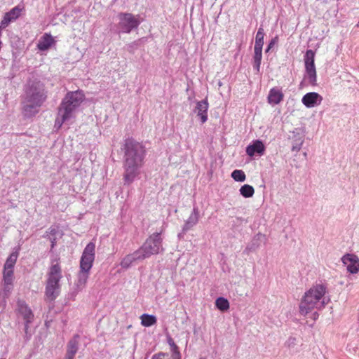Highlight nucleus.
<instances>
[{
	"mask_svg": "<svg viewBox=\"0 0 359 359\" xmlns=\"http://www.w3.org/2000/svg\"><path fill=\"white\" fill-rule=\"evenodd\" d=\"M125 162L123 179L126 184H131L140 174L139 170L144 163L146 154L144 146L136 140L128 138L124 144Z\"/></svg>",
	"mask_w": 359,
	"mask_h": 359,
	"instance_id": "f257e3e1",
	"label": "nucleus"
},
{
	"mask_svg": "<svg viewBox=\"0 0 359 359\" xmlns=\"http://www.w3.org/2000/svg\"><path fill=\"white\" fill-rule=\"evenodd\" d=\"M85 95L81 90L68 92L58 107L55 127L60 128L62 124L73 116L76 109L84 100Z\"/></svg>",
	"mask_w": 359,
	"mask_h": 359,
	"instance_id": "f03ea898",
	"label": "nucleus"
},
{
	"mask_svg": "<svg viewBox=\"0 0 359 359\" xmlns=\"http://www.w3.org/2000/svg\"><path fill=\"white\" fill-rule=\"evenodd\" d=\"M326 292L327 288L323 284L313 285L302 298L299 306L300 314L305 316L314 309L323 308V297Z\"/></svg>",
	"mask_w": 359,
	"mask_h": 359,
	"instance_id": "7ed1b4c3",
	"label": "nucleus"
},
{
	"mask_svg": "<svg viewBox=\"0 0 359 359\" xmlns=\"http://www.w3.org/2000/svg\"><path fill=\"white\" fill-rule=\"evenodd\" d=\"M163 250L162 238L158 233L151 234L142 247L138 249L140 254L143 257V259L151 255H158Z\"/></svg>",
	"mask_w": 359,
	"mask_h": 359,
	"instance_id": "20e7f679",
	"label": "nucleus"
},
{
	"mask_svg": "<svg viewBox=\"0 0 359 359\" xmlns=\"http://www.w3.org/2000/svg\"><path fill=\"white\" fill-rule=\"evenodd\" d=\"M46 99L43 85L33 82L26 89L25 100L41 107Z\"/></svg>",
	"mask_w": 359,
	"mask_h": 359,
	"instance_id": "39448f33",
	"label": "nucleus"
},
{
	"mask_svg": "<svg viewBox=\"0 0 359 359\" xmlns=\"http://www.w3.org/2000/svg\"><path fill=\"white\" fill-rule=\"evenodd\" d=\"M95 257V243L90 242L84 248L80 259L79 269L90 272Z\"/></svg>",
	"mask_w": 359,
	"mask_h": 359,
	"instance_id": "423d86ee",
	"label": "nucleus"
},
{
	"mask_svg": "<svg viewBox=\"0 0 359 359\" xmlns=\"http://www.w3.org/2000/svg\"><path fill=\"white\" fill-rule=\"evenodd\" d=\"M118 17L119 19L118 26L123 33H130L140 24L138 18L130 13H120Z\"/></svg>",
	"mask_w": 359,
	"mask_h": 359,
	"instance_id": "0eeeda50",
	"label": "nucleus"
},
{
	"mask_svg": "<svg viewBox=\"0 0 359 359\" xmlns=\"http://www.w3.org/2000/svg\"><path fill=\"white\" fill-rule=\"evenodd\" d=\"M315 54L312 50H308L305 55V68L310 82L313 83L316 81V71L314 65Z\"/></svg>",
	"mask_w": 359,
	"mask_h": 359,
	"instance_id": "6e6552de",
	"label": "nucleus"
},
{
	"mask_svg": "<svg viewBox=\"0 0 359 359\" xmlns=\"http://www.w3.org/2000/svg\"><path fill=\"white\" fill-rule=\"evenodd\" d=\"M341 262L346 266L350 273L355 274L359 272V258L356 255L347 253L341 257Z\"/></svg>",
	"mask_w": 359,
	"mask_h": 359,
	"instance_id": "1a4fd4ad",
	"label": "nucleus"
},
{
	"mask_svg": "<svg viewBox=\"0 0 359 359\" xmlns=\"http://www.w3.org/2000/svg\"><path fill=\"white\" fill-rule=\"evenodd\" d=\"M62 278V268L58 260L52 262L47 273L46 282L60 283Z\"/></svg>",
	"mask_w": 359,
	"mask_h": 359,
	"instance_id": "9d476101",
	"label": "nucleus"
},
{
	"mask_svg": "<svg viewBox=\"0 0 359 359\" xmlns=\"http://www.w3.org/2000/svg\"><path fill=\"white\" fill-rule=\"evenodd\" d=\"M14 281V269H3V287L2 290L6 295L8 294L13 289Z\"/></svg>",
	"mask_w": 359,
	"mask_h": 359,
	"instance_id": "9b49d317",
	"label": "nucleus"
},
{
	"mask_svg": "<svg viewBox=\"0 0 359 359\" xmlns=\"http://www.w3.org/2000/svg\"><path fill=\"white\" fill-rule=\"evenodd\" d=\"M60 292V283H46L45 297L48 301H54Z\"/></svg>",
	"mask_w": 359,
	"mask_h": 359,
	"instance_id": "f8f14e48",
	"label": "nucleus"
},
{
	"mask_svg": "<svg viewBox=\"0 0 359 359\" xmlns=\"http://www.w3.org/2000/svg\"><path fill=\"white\" fill-rule=\"evenodd\" d=\"M23 10L24 7L17 6L13 8L10 11L6 13L3 19L1 20L2 27H7L11 22L18 19Z\"/></svg>",
	"mask_w": 359,
	"mask_h": 359,
	"instance_id": "ddd939ff",
	"label": "nucleus"
},
{
	"mask_svg": "<svg viewBox=\"0 0 359 359\" xmlns=\"http://www.w3.org/2000/svg\"><path fill=\"white\" fill-rule=\"evenodd\" d=\"M323 97L316 92L305 94L302 100V103L308 108H311L320 104Z\"/></svg>",
	"mask_w": 359,
	"mask_h": 359,
	"instance_id": "4468645a",
	"label": "nucleus"
},
{
	"mask_svg": "<svg viewBox=\"0 0 359 359\" xmlns=\"http://www.w3.org/2000/svg\"><path fill=\"white\" fill-rule=\"evenodd\" d=\"M18 312L22 316L27 324L32 321L34 318V314L31 309L28 306L25 301L19 300L18 302Z\"/></svg>",
	"mask_w": 359,
	"mask_h": 359,
	"instance_id": "2eb2a0df",
	"label": "nucleus"
},
{
	"mask_svg": "<svg viewBox=\"0 0 359 359\" xmlns=\"http://www.w3.org/2000/svg\"><path fill=\"white\" fill-rule=\"evenodd\" d=\"M208 107L209 104L206 100L198 101L196 103L194 111L197 114V116L200 117L202 123H204L208 120Z\"/></svg>",
	"mask_w": 359,
	"mask_h": 359,
	"instance_id": "dca6fc26",
	"label": "nucleus"
},
{
	"mask_svg": "<svg viewBox=\"0 0 359 359\" xmlns=\"http://www.w3.org/2000/svg\"><path fill=\"white\" fill-rule=\"evenodd\" d=\"M55 43L53 36L48 33H45L39 41L37 48L42 51L48 50Z\"/></svg>",
	"mask_w": 359,
	"mask_h": 359,
	"instance_id": "f3484780",
	"label": "nucleus"
},
{
	"mask_svg": "<svg viewBox=\"0 0 359 359\" xmlns=\"http://www.w3.org/2000/svg\"><path fill=\"white\" fill-rule=\"evenodd\" d=\"M39 106L25 100L23 102L22 114L25 117H32L39 113Z\"/></svg>",
	"mask_w": 359,
	"mask_h": 359,
	"instance_id": "a211bd4d",
	"label": "nucleus"
},
{
	"mask_svg": "<svg viewBox=\"0 0 359 359\" xmlns=\"http://www.w3.org/2000/svg\"><path fill=\"white\" fill-rule=\"evenodd\" d=\"M137 260H143V257L141 256L138 250L132 254L126 255L121 260V266L123 268H128L133 262Z\"/></svg>",
	"mask_w": 359,
	"mask_h": 359,
	"instance_id": "6ab92c4d",
	"label": "nucleus"
},
{
	"mask_svg": "<svg viewBox=\"0 0 359 359\" xmlns=\"http://www.w3.org/2000/svg\"><path fill=\"white\" fill-rule=\"evenodd\" d=\"M284 97L283 92L277 88H273L270 90L268 95V102L271 104H279Z\"/></svg>",
	"mask_w": 359,
	"mask_h": 359,
	"instance_id": "aec40b11",
	"label": "nucleus"
},
{
	"mask_svg": "<svg viewBox=\"0 0 359 359\" xmlns=\"http://www.w3.org/2000/svg\"><path fill=\"white\" fill-rule=\"evenodd\" d=\"M264 149V144L261 141L257 140L246 148V153L248 156H253L255 153L262 154Z\"/></svg>",
	"mask_w": 359,
	"mask_h": 359,
	"instance_id": "412c9836",
	"label": "nucleus"
},
{
	"mask_svg": "<svg viewBox=\"0 0 359 359\" xmlns=\"http://www.w3.org/2000/svg\"><path fill=\"white\" fill-rule=\"evenodd\" d=\"M78 337H74L67 344V350L65 359H74L75 354L78 351Z\"/></svg>",
	"mask_w": 359,
	"mask_h": 359,
	"instance_id": "4be33fe9",
	"label": "nucleus"
},
{
	"mask_svg": "<svg viewBox=\"0 0 359 359\" xmlns=\"http://www.w3.org/2000/svg\"><path fill=\"white\" fill-rule=\"evenodd\" d=\"M199 219V212L198 209L194 208L193 212L185 222L184 229L188 230L195 226Z\"/></svg>",
	"mask_w": 359,
	"mask_h": 359,
	"instance_id": "5701e85b",
	"label": "nucleus"
},
{
	"mask_svg": "<svg viewBox=\"0 0 359 359\" xmlns=\"http://www.w3.org/2000/svg\"><path fill=\"white\" fill-rule=\"evenodd\" d=\"M89 274L90 272H86V271L79 269L77 274V281L76 283V287L79 290H82L85 287L89 278Z\"/></svg>",
	"mask_w": 359,
	"mask_h": 359,
	"instance_id": "b1692460",
	"label": "nucleus"
},
{
	"mask_svg": "<svg viewBox=\"0 0 359 359\" xmlns=\"http://www.w3.org/2000/svg\"><path fill=\"white\" fill-rule=\"evenodd\" d=\"M264 32L262 27H259L255 38V44L254 50L262 51V47L264 45Z\"/></svg>",
	"mask_w": 359,
	"mask_h": 359,
	"instance_id": "393cba45",
	"label": "nucleus"
},
{
	"mask_svg": "<svg viewBox=\"0 0 359 359\" xmlns=\"http://www.w3.org/2000/svg\"><path fill=\"white\" fill-rule=\"evenodd\" d=\"M141 324L144 327H150L155 325L157 322V319L155 316L149 314H142L140 316Z\"/></svg>",
	"mask_w": 359,
	"mask_h": 359,
	"instance_id": "a878e982",
	"label": "nucleus"
},
{
	"mask_svg": "<svg viewBox=\"0 0 359 359\" xmlns=\"http://www.w3.org/2000/svg\"><path fill=\"white\" fill-rule=\"evenodd\" d=\"M18 257V252L17 251L13 252L7 258L4 266V269H14V266L16 264Z\"/></svg>",
	"mask_w": 359,
	"mask_h": 359,
	"instance_id": "bb28decb",
	"label": "nucleus"
},
{
	"mask_svg": "<svg viewBox=\"0 0 359 359\" xmlns=\"http://www.w3.org/2000/svg\"><path fill=\"white\" fill-rule=\"evenodd\" d=\"M240 194L245 198H250L255 194V189L252 186L244 184L240 188Z\"/></svg>",
	"mask_w": 359,
	"mask_h": 359,
	"instance_id": "cd10ccee",
	"label": "nucleus"
},
{
	"mask_svg": "<svg viewBox=\"0 0 359 359\" xmlns=\"http://www.w3.org/2000/svg\"><path fill=\"white\" fill-rule=\"evenodd\" d=\"M215 306L219 311H226L229 309V302L224 297H218L215 301Z\"/></svg>",
	"mask_w": 359,
	"mask_h": 359,
	"instance_id": "c85d7f7f",
	"label": "nucleus"
},
{
	"mask_svg": "<svg viewBox=\"0 0 359 359\" xmlns=\"http://www.w3.org/2000/svg\"><path fill=\"white\" fill-rule=\"evenodd\" d=\"M255 51V54H254V57H253V60H254V68L256 69V71L257 72H259V69H260V65H261V62H262V51H259V50H254Z\"/></svg>",
	"mask_w": 359,
	"mask_h": 359,
	"instance_id": "c756f323",
	"label": "nucleus"
},
{
	"mask_svg": "<svg viewBox=\"0 0 359 359\" xmlns=\"http://www.w3.org/2000/svg\"><path fill=\"white\" fill-rule=\"evenodd\" d=\"M231 176L236 182H244L246 179V175L242 170H233Z\"/></svg>",
	"mask_w": 359,
	"mask_h": 359,
	"instance_id": "7c9ffc66",
	"label": "nucleus"
},
{
	"mask_svg": "<svg viewBox=\"0 0 359 359\" xmlns=\"http://www.w3.org/2000/svg\"><path fill=\"white\" fill-rule=\"evenodd\" d=\"M167 341H168V344H169V346H170L171 351L179 348L177 346V344L175 343L173 339L171 337H168Z\"/></svg>",
	"mask_w": 359,
	"mask_h": 359,
	"instance_id": "2f4dec72",
	"label": "nucleus"
},
{
	"mask_svg": "<svg viewBox=\"0 0 359 359\" xmlns=\"http://www.w3.org/2000/svg\"><path fill=\"white\" fill-rule=\"evenodd\" d=\"M172 359H181V353L179 348L172 350Z\"/></svg>",
	"mask_w": 359,
	"mask_h": 359,
	"instance_id": "473e14b6",
	"label": "nucleus"
},
{
	"mask_svg": "<svg viewBox=\"0 0 359 359\" xmlns=\"http://www.w3.org/2000/svg\"><path fill=\"white\" fill-rule=\"evenodd\" d=\"M164 355V353H158V355H154L152 359H163Z\"/></svg>",
	"mask_w": 359,
	"mask_h": 359,
	"instance_id": "72a5a7b5",
	"label": "nucleus"
},
{
	"mask_svg": "<svg viewBox=\"0 0 359 359\" xmlns=\"http://www.w3.org/2000/svg\"><path fill=\"white\" fill-rule=\"evenodd\" d=\"M313 318L316 319L318 317V313L317 312H314L313 313Z\"/></svg>",
	"mask_w": 359,
	"mask_h": 359,
	"instance_id": "f704fd0d",
	"label": "nucleus"
},
{
	"mask_svg": "<svg viewBox=\"0 0 359 359\" xmlns=\"http://www.w3.org/2000/svg\"><path fill=\"white\" fill-rule=\"evenodd\" d=\"M272 46H273V42L271 41V42L269 43V46H268V48H267V50H266V52L269 50V49L272 47Z\"/></svg>",
	"mask_w": 359,
	"mask_h": 359,
	"instance_id": "c9c22d12",
	"label": "nucleus"
},
{
	"mask_svg": "<svg viewBox=\"0 0 359 359\" xmlns=\"http://www.w3.org/2000/svg\"><path fill=\"white\" fill-rule=\"evenodd\" d=\"M358 25H359V21H358V24L357 25V26H358Z\"/></svg>",
	"mask_w": 359,
	"mask_h": 359,
	"instance_id": "e433bc0d",
	"label": "nucleus"
},
{
	"mask_svg": "<svg viewBox=\"0 0 359 359\" xmlns=\"http://www.w3.org/2000/svg\"><path fill=\"white\" fill-rule=\"evenodd\" d=\"M1 359H4V358H1Z\"/></svg>",
	"mask_w": 359,
	"mask_h": 359,
	"instance_id": "4c0bfd02",
	"label": "nucleus"
}]
</instances>
